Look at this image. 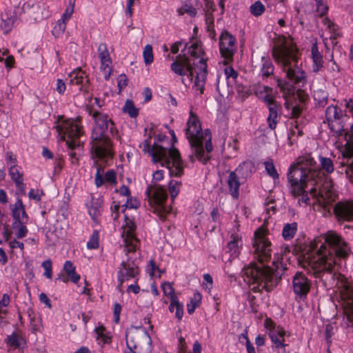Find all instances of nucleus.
<instances>
[{
  "mask_svg": "<svg viewBox=\"0 0 353 353\" xmlns=\"http://www.w3.org/2000/svg\"><path fill=\"white\" fill-rule=\"evenodd\" d=\"M189 50L191 56L194 58H199L204 54L201 41H196L192 44L189 48Z\"/></svg>",
  "mask_w": 353,
  "mask_h": 353,
  "instance_id": "42",
  "label": "nucleus"
},
{
  "mask_svg": "<svg viewBox=\"0 0 353 353\" xmlns=\"http://www.w3.org/2000/svg\"><path fill=\"white\" fill-rule=\"evenodd\" d=\"M105 181L112 184H115L116 181V173L113 170H108L104 176Z\"/></svg>",
  "mask_w": 353,
  "mask_h": 353,
  "instance_id": "63",
  "label": "nucleus"
},
{
  "mask_svg": "<svg viewBox=\"0 0 353 353\" xmlns=\"http://www.w3.org/2000/svg\"><path fill=\"white\" fill-rule=\"evenodd\" d=\"M201 298V294L199 292L194 294V296L190 299V303L187 304L188 314H192L194 312L196 308L200 305Z\"/></svg>",
  "mask_w": 353,
  "mask_h": 353,
  "instance_id": "40",
  "label": "nucleus"
},
{
  "mask_svg": "<svg viewBox=\"0 0 353 353\" xmlns=\"http://www.w3.org/2000/svg\"><path fill=\"white\" fill-rule=\"evenodd\" d=\"M146 198L150 210L157 214L159 219L164 221L168 214L170 213V209L165 205L168 196L162 188L150 185L145 191Z\"/></svg>",
  "mask_w": 353,
  "mask_h": 353,
  "instance_id": "11",
  "label": "nucleus"
},
{
  "mask_svg": "<svg viewBox=\"0 0 353 353\" xmlns=\"http://www.w3.org/2000/svg\"><path fill=\"white\" fill-rule=\"evenodd\" d=\"M99 232L94 230L87 243V248L88 249H97L99 248Z\"/></svg>",
  "mask_w": 353,
  "mask_h": 353,
  "instance_id": "48",
  "label": "nucleus"
},
{
  "mask_svg": "<svg viewBox=\"0 0 353 353\" xmlns=\"http://www.w3.org/2000/svg\"><path fill=\"white\" fill-rule=\"evenodd\" d=\"M196 71L194 87L199 90L201 94H203L205 90V85L208 75L207 59L201 58L198 63H194Z\"/></svg>",
  "mask_w": 353,
  "mask_h": 353,
  "instance_id": "17",
  "label": "nucleus"
},
{
  "mask_svg": "<svg viewBox=\"0 0 353 353\" xmlns=\"http://www.w3.org/2000/svg\"><path fill=\"white\" fill-rule=\"evenodd\" d=\"M177 12L180 15H182L184 13H187L192 17H195L197 14L196 8H194L192 6L188 5H185L184 7L179 8Z\"/></svg>",
  "mask_w": 353,
  "mask_h": 353,
  "instance_id": "52",
  "label": "nucleus"
},
{
  "mask_svg": "<svg viewBox=\"0 0 353 353\" xmlns=\"http://www.w3.org/2000/svg\"><path fill=\"white\" fill-rule=\"evenodd\" d=\"M122 111L123 113L128 114L131 118H136L139 114V109L134 106V102L130 99L125 101Z\"/></svg>",
  "mask_w": 353,
  "mask_h": 353,
  "instance_id": "39",
  "label": "nucleus"
},
{
  "mask_svg": "<svg viewBox=\"0 0 353 353\" xmlns=\"http://www.w3.org/2000/svg\"><path fill=\"white\" fill-rule=\"evenodd\" d=\"M277 85L280 88L281 91L283 92L284 97L291 94L296 95V99L301 103H305L309 99L308 94L303 90L298 89L295 92L293 86L283 79H277Z\"/></svg>",
  "mask_w": 353,
  "mask_h": 353,
  "instance_id": "18",
  "label": "nucleus"
},
{
  "mask_svg": "<svg viewBox=\"0 0 353 353\" xmlns=\"http://www.w3.org/2000/svg\"><path fill=\"white\" fill-rule=\"evenodd\" d=\"M28 221H13L12 224V228L16 230V236L17 239H22L25 237L28 232L26 228Z\"/></svg>",
  "mask_w": 353,
  "mask_h": 353,
  "instance_id": "33",
  "label": "nucleus"
},
{
  "mask_svg": "<svg viewBox=\"0 0 353 353\" xmlns=\"http://www.w3.org/2000/svg\"><path fill=\"white\" fill-rule=\"evenodd\" d=\"M121 305L118 303H115L114 304V308H113V314H114V321L116 323H119L120 321V314L121 312Z\"/></svg>",
  "mask_w": 353,
  "mask_h": 353,
  "instance_id": "62",
  "label": "nucleus"
},
{
  "mask_svg": "<svg viewBox=\"0 0 353 353\" xmlns=\"http://www.w3.org/2000/svg\"><path fill=\"white\" fill-rule=\"evenodd\" d=\"M181 185V183L180 181L172 180L169 183V191L172 199H174L179 192V188Z\"/></svg>",
  "mask_w": 353,
  "mask_h": 353,
  "instance_id": "50",
  "label": "nucleus"
},
{
  "mask_svg": "<svg viewBox=\"0 0 353 353\" xmlns=\"http://www.w3.org/2000/svg\"><path fill=\"white\" fill-rule=\"evenodd\" d=\"M288 180L290 183L291 194L297 197L303 193V188L311 186L309 192L314 196H319L323 199H329L332 195V181H326V176L319 171L310 172L305 170V167L291 165L288 173Z\"/></svg>",
  "mask_w": 353,
  "mask_h": 353,
  "instance_id": "3",
  "label": "nucleus"
},
{
  "mask_svg": "<svg viewBox=\"0 0 353 353\" xmlns=\"http://www.w3.org/2000/svg\"><path fill=\"white\" fill-rule=\"evenodd\" d=\"M127 225L128 229L124 232L125 234L124 251L127 259L121 262L117 272V279L120 285L125 281L135 279L139 274V260L133 256L139 245V240L134 234L136 225L132 221Z\"/></svg>",
  "mask_w": 353,
  "mask_h": 353,
  "instance_id": "8",
  "label": "nucleus"
},
{
  "mask_svg": "<svg viewBox=\"0 0 353 353\" xmlns=\"http://www.w3.org/2000/svg\"><path fill=\"white\" fill-rule=\"evenodd\" d=\"M170 69L181 77L188 75L190 81L193 79L194 67L191 64L190 59L185 54H180L176 57L170 65Z\"/></svg>",
  "mask_w": 353,
  "mask_h": 353,
  "instance_id": "14",
  "label": "nucleus"
},
{
  "mask_svg": "<svg viewBox=\"0 0 353 353\" xmlns=\"http://www.w3.org/2000/svg\"><path fill=\"white\" fill-rule=\"evenodd\" d=\"M245 164L239 165L234 171H232L230 173L228 179V185L231 193L232 196L234 199H238L239 195V187L240 182L238 178V174H240L241 170L245 168Z\"/></svg>",
  "mask_w": 353,
  "mask_h": 353,
  "instance_id": "19",
  "label": "nucleus"
},
{
  "mask_svg": "<svg viewBox=\"0 0 353 353\" xmlns=\"http://www.w3.org/2000/svg\"><path fill=\"white\" fill-rule=\"evenodd\" d=\"M6 341L8 345L14 348H19L22 344L25 343L24 339L21 335L16 333L8 335Z\"/></svg>",
  "mask_w": 353,
  "mask_h": 353,
  "instance_id": "37",
  "label": "nucleus"
},
{
  "mask_svg": "<svg viewBox=\"0 0 353 353\" xmlns=\"http://www.w3.org/2000/svg\"><path fill=\"white\" fill-rule=\"evenodd\" d=\"M66 28V22L59 20L57 24L54 26L52 33L55 37H60L63 34Z\"/></svg>",
  "mask_w": 353,
  "mask_h": 353,
  "instance_id": "49",
  "label": "nucleus"
},
{
  "mask_svg": "<svg viewBox=\"0 0 353 353\" xmlns=\"http://www.w3.org/2000/svg\"><path fill=\"white\" fill-rule=\"evenodd\" d=\"M57 130L60 134H62V138L68 139L65 140L66 145L69 151V156L71 163L74 164L78 163V158L77 153L73 150L81 146V142L79 139L83 134L82 126L72 120H65L61 125H57Z\"/></svg>",
  "mask_w": 353,
  "mask_h": 353,
  "instance_id": "10",
  "label": "nucleus"
},
{
  "mask_svg": "<svg viewBox=\"0 0 353 353\" xmlns=\"http://www.w3.org/2000/svg\"><path fill=\"white\" fill-rule=\"evenodd\" d=\"M297 164H299L300 166L305 167V170L307 171H310L311 173L314 172V171H319L321 173H323L321 169L317 168L316 161L311 157V155H306L299 157L298 159Z\"/></svg>",
  "mask_w": 353,
  "mask_h": 353,
  "instance_id": "25",
  "label": "nucleus"
},
{
  "mask_svg": "<svg viewBox=\"0 0 353 353\" xmlns=\"http://www.w3.org/2000/svg\"><path fill=\"white\" fill-rule=\"evenodd\" d=\"M268 232L267 229L260 227L254 234V254L260 264L253 262L242 270L243 276L248 278L249 281L252 283L258 284L252 288L254 292H261L263 290L267 292L273 290L280 282L282 275L287 269L282 262L279 261L280 256L278 254H274L272 262L275 270L263 264L264 262L270 260L272 252V245L267 237Z\"/></svg>",
  "mask_w": 353,
  "mask_h": 353,
  "instance_id": "1",
  "label": "nucleus"
},
{
  "mask_svg": "<svg viewBox=\"0 0 353 353\" xmlns=\"http://www.w3.org/2000/svg\"><path fill=\"white\" fill-rule=\"evenodd\" d=\"M143 56L144 62L146 65L150 64L153 62L154 57L152 52V47L151 45L148 44L143 49Z\"/></svg>",
  "mask_w": 353,
  "mask_h": 353,
  "instance_id": "47",
  "label": "nucleus"
},
{
  "mask_svg": "<svg viewBox=\"0 0 353 353\" xmlns=\"http://www.w3.org/2000/svg\"><path fill=\"white\" fill-rule=\"evenodd\" d=\"M74 0L73 1H70L69 6L65 9L61 19H59V20L66 22L71 17V16L74 12Z\"/></svg>",
  "mask_w": 353,
  "mask_h": 353,
  "instance_id": "54",
  "label": "nucleus"
},
{
  "mask_svg": "<svg viewBox=\"0 0 353 353\" xmlns=\"http://www.w3.org/2000/svg\"><path fill=\"white\" fill-rule=\"evenodd\" d=\"M236 38L228 31L224 30L219 37V50L221 56L225 59L224 64L233 61L236 51Z\"/></svg>",
  "mask_w": 353,
  "mask_h": 353,
  "instance_id": "13",
  "label": "nucleus"
},
{
  "mask_svg": "<svg viewBox=\"0 0 353 353\" xmlns=\"http://www.w3.org/2000/svg\"><path fill=\"white\" fill-rule=\"evenodd\" d=\"M128 79L125 74H121L117 79V86L120 92L128 85Z\"/></svg>",
  "mask_w": 353,
  "mask_h": 353,
  "instance_id": "59",
  "label": "nucleus"
},
{
  "mask_svg": "<svg viewBox=\"0 0 353 353\" xmlns=\"http://www.w3.org/2000/svg\"><path fill=\"white\" fill-rule=\"evenodd\" d=\"M250 10L251 14L254 17H259L265 12V7L261 1H257L251 5Z\"/></svg>",
  "mask_w": 353,
  "mask_h": 353,
  "instance_id": "45",
  "label": "nucleus"
},
{
  "mask_svg": "<svg viewBox=\"0 0 353 353\" xmlns=\"http://www.w3.org/2000/svg\"><path fill=\"white\" fill-rule=\"evenodd\" d=\"M28 12L34 21H40L48 17V12L45 10L44 5L39 3L33 4Z\"/></svg>",
  "mask_w": 353,
  "mask_h": 353,
  "instance_id": "26",
  "label": "nucleus"
},
{
  "mask_svg": "<svg viewBox=\"0 0 353 353\" xmlns=\"http://www.w3.org/2000/svg\"><path fill=\"white\" fill-rule=\"evenodd\" d=\"M262 101L265 102L268 108L269 107H279L281 106L269 94H265L263 98Z\"/></svg>",
  "mask_w": 353,
  "mask_h": 353,
  "instance_id": "61",
  "label": "nucleus"
},
{
  "mask_svg": "<svg viewBox=\"0 0 353 353\" xmlns=\"http://www.w3.org/2000/svg\"><path fill=\"white\" fill-rule=\"evenodd\" d=\"M96 126L93 128L91 134V151L95 157L100 159L112 157V142L108 136L110 133L114 136L118 133L114 128L112 119H109L107 114H102L98 111L92 114Z\"/></svg>",
  "mask_w": 353,
  "mask_h": 353,
  "instance_id": "4",
  "label": "nucleus"
},
{
  "mask_svg": "<svg viewBox=\"0 0 353 353\" xmlns=\"http://www.w3.org/2000/svg\"><path fill=\"white\" fill-rule=\"evenodd\" d=\"M41 266L44 268V276L48 279H52V261L50 259L46 260L42 262Z\"/></svg>",
  "mask_w": 353,
  "mask_h": 353,
  "instance_id": "55",
  "label": "nucleus"
},
{
  "mask_svg": "<svg viewBox=\"0 0 353 353\" xmlns=\"http://www.w3.org/2000/svg\"><path fill=\"white\" fill-rule=\"evenodd\" d=\"M269 115L267 119L268 126L271 130L276 128L278 123L279 112L281 110V106L279 107H269Z\"/></svg>",
  "mask_w": 353,
  "mask_h": 353,
  "instance_id": "30",
  "label": "nucleus"
},
{
  "mask_svg": "<svg viewBox=\"0 0 353 353\" xmlns=\"http://www.w3.org/2000/svg\"><path fill=\"white\" fill-rule=\"evenodd\" d=\"M327 121H334L343 119L342 110L336 105H330L325 110Z\"/></svg>",
  "mask_w": 353,
  "mask_h": 353,
  "instance_id": "31",
  "label": "nucleus"
},
{
  "mask_svg": "<svg viewBox=\"0 0 353 353\" xmlns=\"http://www.w3.org/2000/svg\"><path fill=\"white\" fill-rule=\"evenodd\" d=\"M283 42L275 46L272 49V56L276 61L282 65L286 77L295 84H301L303 86L307 83L305 72L298 65V49L295 44L288 46L285 43V37Z\"/></svg>",
  "mask_w": 353,
  "mask_h": 353,
  "instance_id": "6",
  "label": "nucleus"
},
{
  "mask_svg": "<svg viewBox=\"0 0 353 353\" xmlns=\"http://www.w3.org/2000/svg\"><path fill=\"white\" fill-rule=\"evenodd\" d=\"M125 340L127 350L125 353H136L135 350H138L137 353H150L152 350V341L148 332L145 331L141 336L135 334L129 339L128 333H125Z\"/></svg>",
  "mask_w": 353,
  "mask_h": 353,
  "instance_id": "12",
  "label": "nucleus"
},
{
  "mask_svg": "<svg viewBox=\"0 0 353 353\" xmlns=\"http://www.w3.org/2000/svg\"><path fill=\"white\" fill-rule=\"evenodd\" d=\"M262 65L261 68V74L263 77H269L274 74V68L272 62L268 57H263L261 58Z\"/></svg>",
  "mask_w": 353,
  "mask_h": 353,
  "instance_id": "32",
  "label": "nucleus"
},
{
  "mask_svg": "<svg viewBox=\"0 0 353 353\" xmlns=\"http://www.w3.org/2000/svg\"><path fill=\"white\" fill-rule=\"evenodd\" d=\"M203 133V142L205 141V148L208 155L213 150L212 143V134L210 129H205Z\"/></svg>",
  "mask_w": 353,
  "mask_h": 353,
  "instance_id": "44",
  "label": "nucleus"
},
{
  "mask_svg": "<svg viewBox=\"0 0 353 353\" xmlns=\"http://www.w3.org/2000/svg\"><path fill=\"white\" fill-rule=\"evenodd\" d=\"M298 224L296 222L286 223L282 232V236L285 241L292 239L297 232Z\"/></svg>",
  "mask_w": 353,
  "mask_h": 353,
  "instance_id": "34",
  "label": "nucleus"
},
{
  "mask_svg": "<svg viewBox=\"0 0 353 353\" xmlns=\"http://www.w3.org/2000/svg\"><path fill=\"white\" fill-rule=\"evenodd\" d=\"M265 170L268 172V174L273 179H279V174L277 171L275 169V167L272 163V161H265L264 163Z\"/></svg>",
  "mask_w": 353,
  "mask_h": 353,
  "instance_id": "51",
  "label": "nucleus"
},
{
  "mask_svg": "<svg viewBox=\"0 0 353 353\" xmlns=\"http://www.w3.org/2000/svg\"><path fill=\"white\" fill-rule=\"evenodd\" d=\"M103 199L102 197L92 198L90 205L88 208V212L95 223L99 222V217L101 215L103 210Z\"/></svg>",
  "mask_w": 353,
  "mask_h": 353,
  "instance_id": "23",
  "label": "nucleus"
},
{
  "mask_svg": "<svg viewBox=\"0 0 353 353\" xmlns=\"http://www.w3.org/2000/svg\"><path fill=\"white\" fill-rule=\"evenodd\" d=\"M292 290L299 299H304L309 293L312 282L302 272H296L292 276Z\"/></svg>",
  "mask_w": 353,
  "mask_h": 353,
  "instance_id": "15",
  "label": "nucleus"
},
{
  "mask_svg": "<svg viewBox=\"0 0 353 353\" xmlns=\"http://www.w3.org/2000/svg\"><path fill=\"white\" fill-rule=\"evenodd\" d=\"M330 130L336 137H343L347 134V129L345 128L343 119L327 121Z\"/></svg>",
  "mask_w": 353,
  "mask_h": 353,
  "instance_id": "24",
  "label": "nucleus"
},
{
  "mask_svg": "<svg viewBox=\"0 0 353 353\" xmlns=\"http://www.w3.org/2000/svg\"><path fill=\"white\" fill-rule=\"evenodd\" d=\"M70 81L72 84L80 85L79 90L85 92H88V84L90 80L84 76V72L81 68H78L72 72L70 75Z\"/></svg>",
  "mask_w": 353,
  "mask_h": 353,
  "instance_id": "21",
  "label": "nucleus"
},
{
  "mask_svg": "<svg viewBox=\"0 0 353 353\" xmlns=\"http://www.w3.org/2000/svg\"><path fill=\"white\" fill-rule=\"evenodd\" d=\"M99 57L101 63L112 62L109 52L107 48V46L104 43L99 44L98 47Z\"/></svg>",
  "mask_w": 353,
  "mask_h": 353,
  "instance_id": "41",
  "label": "nucleus"
},
{
  "mask_svg": "<svg viewBox=\"0 0 353 353\" xmlns=\"http://www.w3.org/2000/svg\"><path fill=\"white\" fill-rule=\"evenodd\" d=\"M320 162L322 169L330 174L334 171V165L331 159L320 157Z\"/></svg>",
  "mask_w": 353,
  "mask_h": 353,
  "instance_id": "46",
  "label": "nucleus"
},
{
  "mask_svg": "<svg viewBox=\"0 0 353 353\" xmlns=\"http://www.w3.org/2000/svg\"><path fill=\"white\" fill-rule=\"evenodd\" d=\"M346 143L343 150L342 165H346V162L351 163L353 161V124L350 127V133L347 130V136H345Z\"/></svg>",
  "mask_w": 353,
  "mask_h": 353,
  "instance_id": "22",
  "label": "nucleus"
},
{
  "mask_svg": "<svg viewBox=\"0 0 353 353\" xmlns=\"http://www.w3.org/2000/svg\"><path fill=\"white\" fill-rule=\"evenodd\" d=\"M324 243H321L319 238L314 239L310 243L308 252L316 250V256H325V259L331 258L339 263L340 261H346L352 254L351 247L345 238L334 230H329L324 234Z\"/></svg>",
  "mask_w": 353,
  "mask_h": 353,
  "instance_id": "5",
  "label": "nucleus"
},
{
  "mask_svg": "<svg viewBox=\"0 0 353 353\" xmlns=\"http://www.w3.org/2000/svg\"><path fill=\"white\" fill-rule=\"evenodd\" d=\"M333 212L337 221H353V201H339L334 207Z\"/></svg>",
  "mask_w": 353,
  "mask_h": 353,
  "instance_id": "16",
  "label": "nucleus"
},
{
  "mask_svg": "<svg viewBox=\"0 0 353 353\" xmlns=\"http://www.w3.org/2000/svg\"><path fill=\"white\" fill-rule=\"evenodd\" d=\"M345 174L350 181L353 183V161H351V163L346 162Z\"/></svg>",
  "mask_w": 353,
  "mask_h": 353,
  "instance_id": "64",
  "label": "nucleus"
},
{
  "mask_svg": "<svg viewBox=\"0 0 353 353\" xmlns=\"http://www.w3.org/2000/svg\"><path fill=\"white\" fill-rule=\"evenodd\" d=\"M105 330L104 327L101 326L99 327H97L95 331L98 334V338H101L104 344L111 343V337L103 334V331Z\"/></svg>",
  "mask_w": 353,
  "mask_h": 353,
  "instance_id": "57",
  "label": "nucleus"
},
{
  "mask_svg": "<svg viewBox=\"0 0 353 353\" xmlns=\"http://www.w3.org/2000/svg\"><path fill=\"white\" fill-rule=\"evenodd\" d=\"M269 336L273 343L272 348L277 350L278 353H285V347L288 345L284 343V339H281L275 331L270 332Z\"/></svg>",
  "mask_w": 353,
  "mask_h": 353,
  "instance_id": "29",
  "label": "nucleus"
},
{
  "mask_svg": "<svg viewBox=\"0 0 353 353\" xmlns=\"http://www.w3.org/2000/svg\"><path fill=\"white\" fill-rule=\"evenodd\" d=\"M317 6V12H319V17H322L325 15L328 11V6L323 3V0H315Z\"/></svg>",
  "mask_w": 353,
  "mask_h": 353,
  "instance_id": "56",
  "label": "nucleus"
},
{
  "mask_svg": "<svg viewBox=\"0 0 353 353\" xmlns=\"http://www.w3.org/2000/svg\"><path fill=\"white\" fill-rule=\"evenodd\" d=\"M112 62L101 63V70L103 72L104 79L106 81H108L110 79L111 75V68H110V64Z\"/></svg>",
  "mask_w": 353,
  "mask_h": 353,
  "instance_id": "58",
  "label": "nucleus"
},
{
  "mask_svg": "<svg viewBox=\"0 0 353 353\" xmlns=\"http://www.w3.org/2000/svg\"><path fill=\"white\" fill-rule=\"evenodd\" d=\"M169 311L173 312L175 310V317L181 321L183 316V305L179 301L177 296L171 297Z\"/></svg>",
  "mask_w": 353,
  "mask_h": 353,
  "instance_id": "28",
  "label": "nucleus"
},
{
  "mask_svg": "<svg viewBox=\"0 0 353 353\" xmlns=\"http://www.w3.org/2000/svg\"><path fill=\"white\" fill-rule=\"evenodd\" d=\"M140 205L139 202L134 199L132 200L131 196L128 197L126 203L123 205L121 207H125V209L126 208H130V209H137Z\"/></svg>",
  "mask_w": 353,
  "mask_h": 353,
  "instance_id": "60",
  "label": "nucleus"
},
{
  "mask_svg": "<svg viewBox=\"0 0 353 353\" xmlns=\"http://www.w3.org/2000/svg\"><path fill=\"white\" fill-rule=\"evenodd\" d=\"M227 248L231 256L236 257L238 256L239 253L238 236H234L232 240L228 243Z\"/></svg>",
  "mask_w": 353,
  "mask_h": 353,
  "instance_id": "43",
  "label": "nucleus"
},
{
  "mask_svg": "<svg viewBox=\"0 0 353 353\" xmlns=\"http://www.w3.org/2000/svg\"><path fill=\"white\" fill-rule=\"evenodd\" d=\"M143 145V152L151 155L154 163L159 162L161 166L168 168L170 176L180 177L183 174V162L178 149L176 148H168L157 142H154L151 146L150 138L145 139Z\"/></svg>",
  "mask_w": 353,
  "mask_h": 353,
  "instance_id": "7",
  "label": "nucleus"
},
{
  "mask_svg": "<svg viewBox=\"0 0 353 353\" xmlns=\"http://www.w3.org/2000/svg\"><path fill=\"white\" fill-rule=\"evenodd\" d=\"M63 270L67 276L70 278L71 281L77 283L80 279V276L76 273L75 267L70 261H66L63 265Z\"/></svg>",
  "mask_w": 353,
  "mask_h": 353,
  "instance_id": "35",
  "label": "nucleus"
},
{
  "mask_svg": "<svg viewBox=\"0 0 353 353\" xmlns=\"http://www.w3.org/2000/svg\"><path fill=\"white\" fill-rule=\"evenodd\" d=\"M313 97L319 106L323 107L327 104L328 93L322 89L315 90Z\"/></svg>",
  "mask_w": 353,
  "mask_h": 353,
  "instance_id": "38",
  "label": "nucleus"
},
{
  "mask_svg": "<svg viewBox=\"0 0 353 353\" xmlns=\"http://www.w3.org/2000/svg\"><path fill=\"white\" fill-rule=\"evenodd\" d=\"M185 135L188 139L192 154L190 155L192 163L194 162V157L203 164H206L210 159V155L205 154L203 147V133L201 123L196 114L192 111L187 123Z\"/></svg>",
  "mask_w": 353,
  "mask_h": 353,
  "instance_id": "9",
  "label": "nucleus"
},
{
  "mask_svg": "<svg viewBox=\"0 0 353 353\" xmlns=\"http://www.w3.org/2000/svg\"><path fill=\"white\" fill-rule=\"evenodd\" d=\"M17 19L16 14L12 10H0V28L4 33H8Z\"/></svg>",
  "mask_w": 353,
  "mask_h": 353,
  "instance_id": "20",
  "label": "nucleus"
},
{
  "mask_svg": "<svg viewBox=\"0 0 353 353\" xmlns=\"http://www.w3.org/2000/svg\"><path fill=\"white\" fill-rule=\"evenodd\" d=\"M312 57L313 60L312 70L314 72H318L323 67V57L319 51L316 43H314L311 49Z\"/></svg>",
  "mask_w": 353,
  "mask_h": 353,
  "instance_id": "27",
  "label": "nucleus"
},
{
  "mask_svg": "<svg viewBox=\"0 0 353 353\" xmlns=\"http://www.w3.org/2000/svg\"><path fill=\"white\" fill-rule=\"evenodd\" d=\"M162 290L163 292V294L165 296H170V299H171V297L176 296L175 294L174 289L171 285L170 283L169 282H164L161 285Z\"/></svg>",
  "mask_w": 353,
  "mask_h": 353,
  "instance_id": "53",
  "label": "nucleus"
},
{
  "mask_svg": "<svg viewBox=\"0 0 353 353\" xmlns=\"http://www.w3.org/2000/svg\"><path fill=\"white\" fill-rule=\"evenodd\" d=\"M325 256H315L313 259L303 262L302 267L307 273L314 276L316 282L321 283L327 288H336L340 290L342 299L347 301L345 314L347 321L353 326V286L347 279L335 270V261L331 258L325 259Z\"/></svg>",
  "mask_w": 353,
  "mask_h": 353,
  "instance_id": "2",
  "label": "nucleus"
},
{
  "mask_svg": "<svg viewBox=\"0 0 353 353\" xmlns=\"http://www.w3.org/2000/svg\"><path fill=\"white\" fill-rule=\"evenodd\" d=\"M9 174L16 186H23V174L19 172L17 165H12L10 166Z\"/></svg>",
  "mask_w": 353,
  "mask_h": 353,
  "instance_id": "36",
  "label": "nucleus"
}]
</instances>
